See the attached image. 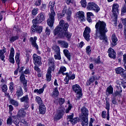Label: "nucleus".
<instances>
[{
	"label": "nucleus",
	"mask_w": 126,
	"mask_h": 126,
	"mask_svg": "<svg viewBox=\"0 0 126 126\" xmlns=\"http://www.w3.org/2000/svg\"><path fill=\"white\" fill-rule=\"evenodd\" d=\"M113 93H114V88H113V87L110 85L107 88L105 94L107 96H109V95L111 94L113 95Z\"/></svg>",
	"instance_id": "nucleus-26"
},
{
	"label": "nucleus",
	"mask_w": 126,
	"mask_h": 126,
	"mask_svg": "<svg viewBox=\"0 0 126 126\" xmlns=\"http://www.w3.org/2000/svg\"><path fill=\"white\" fill-rule=\"evenodd\" d=\"M19 34H16V35L11 37L9 39L10 43H13V42H15L16 40H18V39H19Z\"/></svg>",
	"instance_id": "nucleus-37"
},
{
	"label": "nucleus",
	"mask_w": 126,
	"mask_h": 126,
	"mask_svg": "<svg viewBox=\"0 0 126 126\" xmlns=\"http://www.w3.org/2000/svg\"><path fill=\"white\" fill-rule=\"evenodd\" d=\"M57 42L61 48H63V49H67L68 48V43L64 40H58Z\"/></svg>",
	"instance_id": "nucleus-21"
},
{
	"label": "nucleus",
	"mask_w": 126,
	"mask_h": 126,
	"mask_svg": "<svg viewBox=\"0 0 126 126\" xmlns=\"http://www.w3.org/2000/svg\"><path fill=\"white\" fill-rule=\"evenodd\" d=\"M41 3H42L41 0H36L34 3V5H36V6H40V5H41Z\"/></svg>",
	"instance_id": "nucleus-55"
},
{
	"label": "nucleus",
	"mask_w": 126,
	"mask_h": 126,
	"mask_svg": "<svg viewBox=\"0 0 126 126\" xmlns=\"http://www.w3.org/2000/svg\"><path fill=\"white\" fill-rule=\"evenodd\" d=\"M14 48L13 47L11 48L10 53L9 57V62L11 63H14Z\"/></svg>",
	"instance_id": "nucleus-20"
},
{
	"label": "nucleus",
	"mask_w": 126,
	"mask_h": 126,
	"mask_svg": "<svg viewBox=\"0 0 126 126\" xmlns=\"http://www.w3.org/2000/svg\"><path fill=\"white\" fill-rule=\"evenodd\" d=\"M26 116V112L23 109H21L17 115V118H24Z\"/></svg>",
	"instance_id": "nucleus-25"
},
{
	"label": "nucleus",
	"mask_w": 126,
	"mask_h": 126,
	"mask_svg": "<svg viewBox=\"0 0 126 126\" xmlns=\"http://www.w3.org/2000/svg\"><path fill=\"white\" fill-rule=\"evenodd\" d=\"M115 71L117 74H121V75L122 73H124V72H125V69L121 67H119L115 69Z\"/></svg>",
	"instance_id": "nucleus-35"
},
{
	"label": "nucleus",
	"mask_w": 126,
	"mask_h": 126,
	"mask_svg": "<svg viewBox=\"0 0 126 126\" xmlns=\"http://www.w3.org/2000/svg\"><path fill=\"white\" fill-rule=\"evenodd\" d=\"M87 9L88 10H94L96 13H98L100 11V7L94 2H90L88 3L87 6Z\"/></svg>",
	"instance_id": "nucleus-8"
},
{
	"label": "nucleus",
	"mask_w": 126,
	"mask_h": 126,
	"mask_svg": "<svg viewBox=\"0 0 126 126\" xmlns=\"http://www.w3.org/2000/svg\"><path fill=\"white\" fill-rule=\"evenodd\" d=\"M94 62L96 63V64H99L102 63L101 62L100 59V56H98L97 57V58L96 59L94 60Z\"/></svg>",
	"instance_id": "nucleus-48"
},
{
	"label": "nucleus",
	"mask_w": 126,
	"mask_h": 126,
	"mask_svg": "<svg viewBox=\"0 0 126 126\" xmlns=\"http://www.w3.org/2000/svg\"><path fill=\"white\" fill-rule=\"evenodd\" d=\"M57 35H58V37H59V38H64L65 36V37L67 38V41H70L71 36H72V33L69 32L68 31H67L66 32H61L59 33V34H58Z\"/></svg>",
	"instance_id": "nucleus-13"
},
{
	"label": "nucleus",
	"mask_w": 126,
	"mask_h": 126,
	"mask_svg": "<svg viewBox=\"0 0 126 126\" xmlns=\"http://www.w3.org/2000/svg\"><path fill=\"white\" fill-rule=\"evenodd\" d=\"M46 19V15L44 12H41L37 15L35 19L32 20V23H36L40 24V23H42L43 21H45V19Z\"/></svg>",
	"instance_id": "nucleus-9"
},
{
	"label": "nucleus",
	"mask_w": 126,
	"mask_h": 126,
	"mask_svg": "<svg viewBox=\"0 0 126 126\" xmlns=\"http://www.w3.org/2000/svg\"><path fill=\"white\" fill-rule=\"evenodd\" d=\"M64 115V108L62 107L59 108L56 114L54 115L53 120L54 121H60L61 119H63V117Z\"/></svg>",
	"instance_id": "nucleus-11"
},
{
	"label": "nucleus",
	"mask_w": 126,
	"mask_h": 126,
	"mask_svg": "<svg viewBox=\"0 0 126 126\" xmlns=\"http://www.w3.org/2000/svg\"><path fill=\"white\" fill-rule=\"evenodd\" d=\"M106 101V107L105 109L107 110V112L106 111H102L101 113V116L103 119H106L107 121H110V99L108 98L107 97L105 98Z\"/></svg>",
	"instance_id": "nucleus-6"
},
{
	"label": "nucleus",
	"mask_w": 126,
	"mask_h": 126,
	"mask_svg": "<svg viewBox=\"0 0 126 126\" xmlns=\"http://www.w3.org/2000/svg\"><path fill=\"white\" fill-rule=\"evenodd\" d=\"M68 28H69V24L67 22H64L63 20H61L59 25L56 27L53 31L54 36L59 35L61 32H66V31H68Z\"/></svg>",
	"instance_id": "nucleus-2"
},
{
	"label": "nucleus",
	"mask_w": 126,
	"mask_h": 126,
	"mask_svg": "<svg viewBox=\"0 0 126 126\" xmlns=\"http://www.w3.org/2000/svg\"><path fill=\"white\" fill-rule=\"evenodd\" d=\"M56 2L50 1L48 4V8H50V14L49 18L47 20V24L49 27H53L54 23H55V16H56V12H55V6Z\"/></svg>",
	"instance_id": "nucleus-3"
},
{
	"label": "nucleus",
	"mask_w": 126,
	"mask_h": 126,
	"mask_svg": "<svg viewBox=\"0 0 126 126\" xmlns=\"http://www.w3.org/2000/svg\"><path fill=\"white\" fill-rule=\"evenodd\" d=\"M95 33L94 39L99 38V40H102V43L107 45L108 44V36L106 35V33L108 32V28L107 25L104 21L99 20L95 26Z\"/></svg>",
	"instance_id": "nucleus-1"
},
{
	"label": "nucleus",
	"mask_w": 126,
	"mask_h": 126,
	"mask_svg": "<svg viewBox=\"0 0 126 126\" xmlns=\"http://www.w3.org/2000/svg\"><path fill=\"white\" fill-rule=\"evenodd\" d=\"M52 50H53L54 52H55V54H58L61 53V48H60V46L58 45H53L52 47Z\"/></svg>",
	"instance_id": "nucleus-34"
},
{
	"label": "nucleus",
	"mask_w": 126,
	"mask_h": 126,
	"mask_svg": "<svg viewBox=\"0 0 126 126\" xmlns=\"http://www.w3.org/2000/svg\"><path fill=\"white\" fill-rule=\"evenodd\" d=\"M72 89L74 92L76 94L75 100L76 101L80 100V98H82V90L80 88V86L78 84H75L72 86Z\"/></svg>",
	"instance_id": "nucleus-5"
},
{
	"label": "nucleus",
	"mask_w": 126,
	"mask_h": 126,
	"mask_svg": "<svg viewBox=\"0 0 126 126\" xmlns=\"http://www.w3.org/2000/svg\"><path fill=\"white\" fill-rule=\"evenodd\" d=\"M80 119V118H78V117H75L71 120H69V121L72 124L75 125L77 123L80 122L79 121Z\"/></svg>",
	"instance_id": "nucleus-41"
},
{
	"label": "nucleus",
	"mask_w": 126,
	"mask_h": 126,
	"mask_svg": "<svg viewBox=\"0 0 126 126\" xmlns=\"http://www.w3.org/2000/svg\"><path fill=\"white\" fill-rule=\"evenodd\" d=\"M2 92H6L7 91V86L6 85H3L1 87Z\"/></svg>",
	"instance_id": "nucleus-56"
},
{
	"label": "nucleus",
	"mask_w": 126,
	"mask_h": 126,
	"mask_svg": "<svg viewBox=\"0 0 126 126\" xmlns=\"http://www.w3.org/2000/svg\"><path fill=\"white\" fill-rule=\"evenodd\" d=\"M61 74L66 75V77L64 79V81L65 82V84H68V83H69V80H73V79H75V74H72V72L71 71L66 73L62 72L61 73Z\"/></svg>",
	"instance_id": "nucleus-7"
},
{
	"label": "nucleus",
	"mask_w": 126,
	"mask_h": 126,
	"mask_svg": "<svg viewBox=\"0 0 126 126\" xmlns=\"http://www.w3.org/2000/svg\"><path fill=\"white\" fill-rule=\"evenodd\" d=\"M54 58L55 60H59V61H61V60H62V57L61 56V53H56V54L54 55Z\"/></svg>",
	"instance_id": "nucleus-47"
},
{
	"label": "nucleus",
	"mask_w": 126,
	"mask_h": 126,
	"mask_svg": "<svg viewBox=\"0 0 126 126\" xmlns=\"http://www.w3.org/2000/svg\"><path fill=\"white\" fill-rule=\"evenodd\" d=\"M32 59L34 65H42V58L40 56H38L36 54H33Z\"/></svg>",
	"instance_id": "nucleus-12"
},
{
	"label": "nucleus",
	"mask_w": 126,
	"mask_h": 126,
	"mask_svg": "<svg viewBox=\"0 0 126 126\" xmlns=\"http://www.w3.org/2000/svg\"><path fill=\"white\" fill-rule=\"evenodd\" d=\"M124 33L125 39H126V26L124 27Z\"/></svg>",
	"instance_id": "nucleus-64"
},
{
	"label": "nucleus",
	"mask_w": 126,
	"mask_h": 126,
	"mask_svg": "<svg viewBox=\"0 0 126 126\" xmlns=\"http://www.w3.org/2000/svg\"><path fill=\"white\" fill-rule=\"evenodd\" d=\"M66 14V21L67 22H71L72 21V18H71V11L69 10L67 11Z\"/></svg>",
	"instance_id": "nucleus-33"
},
{
	"label": "nucleus",
	"mask_w": 126,
	"mask_h": 126,
	"mask_svg": "<svg viewBox=\"0 0 126 126\" xmlns=\"http://www.w3.org/2000/svg\"><path fill=\"white\" fill-rule=\"evenodd\" d=\"M118 95H121V93L118 90H117L116 92H114V93H113V94H112V96L114 97H117V96H118Z\"/></svg>",
	"instance_id": "nucleus-58"
},
{
	"label": "nucleus",
	"mask_w": 126,
	"mask_h": 126,
	"mask_svg": "<svg viewBox=\"0 0 126 126\" xmlns=\"http://www.w3.org/2000/svg\"><path fill=\"white\" fill-rule=\"evenodd\" d=\"M95 80H99V78L97 77V75L91 76L89 79L87 81L86 85L87 86H90V85H91V83H93Z\"/></svg>",
	"instance_id": "nucleus-18"
},
{
	"label": "nucleus",
	"mask_w": 126,
	"mask_h": 126,
	"mask_svg": "<svg viewBox=\"0 0 126 126\" xmlns=\"http://www.w3.org/2000/svg\"><path fill=\"white\" fill-rule=\"evenodd\" d=\"M77 17L79 18L82 21H84L85 20V17L84 16V12L83 11L81 12H78L77 13Z\"/></svg>",
	"instance_id": "nucleus-28"
},
{
	"label": "nucleus",
	"mask_w": 126,
	"mask_h": 126,
	"mask_svg": "<svg viewBox=\"0 0 126 126\" xmlns=\"http://www.w3.org/2000/svg\"><path fill=\"white\" fill-rule=\"evenodd\" d=\"M108 54V57L110 58V59H113V60H116V52L115 50L112 48H110L107 51Z\"/></svg>",
	"instance_id": "nucleus-19"
},
{
	"label": "nucleus",
	"mask_w": 126,
	"mask_h": 126,
	"mask_svg": "<svg viewBox=\"0 0 126 126\" xmlns=\"http://www.w3.org/2000/svg\"><path fill=\"white\" fill-rule=\"evenodd\" d=\"M30 42H31L32 46L33 48H35L36 51H38L39 46L37 44V36H34V37H30Z\"/></svg>",
	"instance_id": "nucleus-17"
},
{
	"label": "nucleus",
	"mask_w": 126,
	"mask_h": 126,
	"mask_svg": "<svg viewBox=\"0 0 126 126\" xmlns=\"http://www.w3.org/2000/svg\"><path fill=\"white\" fill-rule=\"evenodd\" d=\"M48 64L50 66L48 69H50L52 70V71H55V68H56V64H55L56 61H55V59L53 58H49L48 60Z\"/></svg>",
	"instance_id": "nucleus-15"
},
{
	"label": "nucleus",
	"mask_w": 126,
	"mask_h": 126,
	"mask_svg": "<svg viewBox=\"0 0 126 126\" xmlns=\"http://www.w3.org/2000/svg\"><path fill=\"white\" fill-rule=\"evenodd\" d=\"M63 53L65 57H66V58H67V60L68 61H70L71 55H70V53L69 52V51H68V50L64 49L63 50Z\"/></svg>",
	"instance_id": "nucleus-31"
},
{
	"label": "nucleus",
	"mask_w": 126,
	"mask_h": 126,
	"mask_svg": "<svg viewBox=\"0 0 126 126\" xmlns=\"http://www.w3.org/2000/svg\"><path fill=\"white\" fill-rule=\"evenodd\" d=\"M39 110L40 113L41 115H44L46 114V106H45V105H44V104L39 106Z\"/></svg>",
	"instance_id": "nucleus-30"
},
{
	"label": "nucleus",
	"mask_w": 126,
	"mask_h": 126,
	"mask_svg": "<svg viewBox=\"0 0 126 126\" xmlns=\"http://www.w3.org/2000/svg\"><path fill=\"white\" fill-rule=\"evenodd\" d=\"M20 54H17L15 56V60L17 64H20Z\"/></svg>",
	"instance_id": "nucleus-46"
},
{
	"label": "nucleus",
	"mask_w": 126,
	"mask_h": 126,
	"mask_svg": "<svg viewBox=\"0 0 126 126\" xmlns=\"http://www.w3.org/2000/svg\"><path fill=\"white\" fill-rule=\"evenodd\" d=\"M23 90L22 88L19 87L18 89H17V91L16 92V95L17 98H20V97H22L23 96Z\"/></svg>",
	"instance_id": "nucleus-23"
},
{
	"label": "nucleus",
	"mask_w": 126,
	"mask_h": 126,
	"mask_svg": "<svg viewBox=\"0 0 126 126\" xmlns=\"http://www.w3.org/2000/svg\"><path fill=\"white\" fill-rule=\"evenodd\" d=\"M15 124L13 119H12L11 115L9 116L7 119V126H11L12 123Z\"/></svg>",
	"instance_id": "nucleus-38"
},
{
	"label": "nucleus",
	"mask_w": 126,
	"mask_h": 126,
	"mask_svg": "<svg viewBox=\"0 0 126 126\" xmlns=\"http://www.w3.org/2000/svg\"><path fill=\"white\" fill-rule=\"evenodd\" d=\"M120 85H122V87L125 89L126 87V82L125 81H122L121 82Z\"/></svg>",
	"instance_id": "nucleus-62"
},
{
	"label": "nucleus",
	"mask_w": 126,
	"mask_h": 126,
	"mask_svg": "<svg viewBox=\"0 0 126 126\" xmlns=\"http://www.w3.org/2000/svg\"><path fill=\"white\" fill-rule=\"evenodd\" d=\"M123 62L125 64H126V54H124L123 55Z\"/></svg>",
	"instance_id": "nucleus-63"
},
{
	"label": "nucleus",
	"mask_w": 126,
	"mask_h": 126,
	"mask_svg": "<svg viewBox=\"0 0 126 126\" xmlns=\"http://www.w3.org/2000/svg\"><path fill=\"white\" fill-rule=\"evenodd\" d=\"M64 102H65L64 98H60L58 100V103L60 106H62V105H63V104H64Z\"/></svg>",
	"instance_id": "nucleus-49"
},
{
	"label": "nucleus",
	"mask_w": 126,
	"mask_h": 126,
	"mask_svg": "<svg viewBox=\"0 0 126 126\" xmlns=\"http://www.w3.org/2000/svg\"><path fill=\"white\" fill-rule=\"evenodd\" d=\"M112 103L114 104V105H117V99L116 98V96H113L112 98Z\"/></svg>",
	"instance_id": "nucleus-59"
},
{
	"label": "nucleus",
	"mask_w": 126,
	"mask_h": 126,
	"mask_svg": "<svg viewBox=\"0 0 126 126\" xmlns=\"http://www.w3.org/2000/svg\"><path fill=\"white\" fill-rule=\"evenodd\" d=\"M20 81L23 83V84H24L25 83H27V80L25 79V75H24V74H22L20 76Z\"/></svg>",
	"instance_id": "nucleus-36"
},
{
	"label": "nucleus",
	"mask_w": 126,
	"mask_h": 126,
	"mask_svg": "<svg viewBox=\"0 0 126 126\" xmlns=\"http://www.w3.org/2000/svg\"><path fill=\"white\" fill-rule=\"evenodd\" d=\"M67 10V7H66V6H64L63 9L62 11V12L58 13V14L59 17H60V18L63 17V16H64L66 12H66Z\"/></svg>",
	"instance_id": "nucleus-29"
},
{
	"label": "nucleus",
	"mask_w": 126,
	"mask_h": 126,
	"mask_svg": "<svg viewBox=\"0 0 126 126\" xmlns=\"http://www.w3.org/2000/svg\"><path fill=\"white\" fill-rule=\"evenodd\" d=\"M44 92V86L42 88L40 89L39 90L38 89H35L34 90V93H37V94H42Z\"/></svg>",
	"instance_id": "nucleus-43"
},
{
	"label": "nucleus",
	"mask_w": 126,
	"mask_h": 126,
	"mask_svg": "<svg viewBox=\"0 0 126 126\" xmlns=\"http://www.w3.org/2000/svg\"><path fill=\"white\" fill-rule=\"evenodd\" d=\"M45 34L47 36H49V35H51V30L50 29V28H49L48 27L46 28Z\"/></svg>",
	"instance_id": "nucleus-53"
},
{
	"label": "nucleus",
	"mask_w": 126,
	"mask_h": 126,
	"mask_svg": "<svg viewBox=\"0 0 126 126\" xmlns=\"http://www.w3.org/2000/svg\"><path fill=\"white\" fill-rule=\"evenodd\" d=\"M86 52L87 53V55H90L91 54V46H88L86 48Z\"/></svg>",
	"instance_id": "nucleus-51"
},
{
	"label": "nucleus",
	"mask_w": 126,
	"mask_h": 126,
	"mask_svg": "<svg viewBox=\"0 0 126 126\" xmlns=\"http://www.w3.org/2000/svg\"><path fill=\"white\" fill-rule=\"evenodd\" d=\"M81 4L82 7H86V6L87 5V2H86V0H81Z\"/></svg>",
	"instance_id": "nucleus-54"
},
{
	"label": "nucleus",
	"mask_w": 126,
	"mask_h": 126,
	"mask_svg": "<svg viewBox=\"0 0 126 126\" xmlns=\"http://www.w3.org/2000/svg\"><path fill=\"white\" fill-rule=\"evenodd\" d=\"M90 33H91V29L90 28L86 27L83 33V36L87 42L90 41Z\"/></svg>",
	"instance_id": "nucleus-14"
},
{
	"label": "nucleus",
	"mask_w": 126,
	"mask_h": 126,
	"mask_svg": "<svg viewBox=\"0 0 126 126\" xmlns=\"http://www.w3.org/2000/svg\"><path fill=\"white\" fill-rule=\"evenodd\" d=\"M4 58H5V56H4V53L2 52V50H0V59L1 60V61H2L4 63V62H5Z\"/></svg>",
	"instance_id": "nucleus-42"
},
{
	"label": "nucleus",
	"mask_w": 126,
	"mask_h": 126,
	"mask_svg": "<svg viewBox=\"0 0 126 126\" xmlns=\"http://www.w3.org/2000/svg\"><path fill=\"white\" fill-rule=\"evenodd\" d=\"M125 13H126V5H125L121 9V15H125Z\"/></svg>",
	"instance_id": "nucleus-52"
},
{
	"label": "nucleus",
	"mask_w": 126,
	"mask_h": 126,
	"mask_svg": "<svg viewBox=\"0 0 126 126\" xmlns=\"http://www.w3.org/2000/svg\"><path fill=\"white\" fill-rule=\"evenodd\" d=\"M35 101L38 104L39 106H40V105H43L44 104L43 100H42V98H41L40 96H36Z\"/></svg>",
	"instance_id": "nucleus-40"
},
{
	"label": "nucleus",
	"mask_w": 126,
	"mask_h": 126,
	"mask_svg": "<svg viewBox=\"0 0 126 126\" xmlns=\"http://www.w3.org/2000/svg\"><path fill=\"white\" fill-rule=\"evenodd\" d=\"M60 94V92H59V90H58V87H56L53 89L52 96L53 97H58Z\"/></svg>",
	"instance_id": "nucleus-39"
},
{
	"label": "nucleus",
	"mask_w": 126,
	"mask_h": 126,
	"mask_svg": "<svg viewBox=\"0 0 126 126\" xmlns=\"http://www.w3.org/2000/svg\"><path fill=\"white\" fill-rule=\"evenodd\" d=\"M20 102L21 103H24L25 104H29V97L28 94L25 95L20 98Z\"/></svg>",
	"instance_id": "nucleus-24"
},
{
	"label": "nucleus",
	"mask_w": 126,
	"mask_h": 126,
	"mask_svg": "<svg viewBox=\"0 0 126 126\" xmlns=\"http://www.w3.org/2000/svg\"><path fill=\"white\" fill-rule=\"evenodd\" d=\"M10 102L12 105L15 106V107H18L19 103L17 102V101L15 100L14 99H11Z\"/></svg>",
	"instance_id": "nucleus-44"
},
{
	"label": "nucleus",
	"mask_w": 126,
	"mask_h": 126,
	"mask_svg": "<svg viewBox=\"0 0 126 126\" xmlns=\"http://www.w3.org/2000/svg\"><path fill=\"white\" fill-rule=\"evenodd\" d=\"M9 114H10L11 116H12V113L11 112L13 111V106L11 105H9Z\"/></svg>",
	"instance_id": "nucleus-60"
},
{
	"label": "nucleus",
	"mask_w": 126,
	"mask_h": 126,
	"mask_svg": "<svg viewBox=\"0 0 126 126\" xmlns=\"http://www.w3.org/2000/svg\"><path fill=\"white\" fill-rule=\"evenodd\" d=\"M39 65H35L34 66V70L37 71V72H41V69H40V68H39Z\"/></svg>",
	"instance_id": "nucleus-61"
},
{
	"label": "nucleus",
	"mask_w": 126,
	"mask_h": 126,
	"mask_svg": "<svg viewBox=\"0 0 126 126\" xmlns=\"http://www.w3.org/2000/svg\"><path fill=\"white\" fill-rule=\"evenodd\" d=\"M112 42L111 43L112 47L117 46V42H118V38L116 36V34L113 33L111 36Z\"/></svg>",
	"instance_id": "nucleus-22"
},
{
	"label": "nucleus",
	"mask_w": 126,
	"mask_h": 126,
	"mask_svg": "<svg viewBox=\"0 0 126 126\" xmlns=\"http://www.w3.org/2000/svg\"><path fill=\"white\" fill-rule=\"evenodd\" d=\"M33 25L32 26L31 29V33H38V34H41L43 32V27L39 26L37 25L39 24H36L35 23H32Z\"/></svg>",
	"instance_id": "nucleus-10"
},
{
	"label": "nucleus",
	"mask_w": 126,
	"mask_h": 126,
	"mask_svg": "<svg viewBox=\"0 0 126 126\" xmlns=\"http://www.w3.org/2000/svg\"><path fill=\"white\" fill-rule=\"evenodd\" d=\"M52 71H53V70L48 69L47 72L46 74V80L48 82H50L52 80Z\"/></svg>",
	"instance_id": "nucleus-27"
},
{
	"label": "nucleus",
	"mask_w": 126,
	"mask_h": 126,
	"mask_svg": "<svg viewBox=\"0 0 126 126\" xmlns=\"http://www.w3.org/2000/svg\"><path fill=\"white\" fill-rule=\"evenodd\" d=\"M91 16L92 17H94V14L92 12H87V20L88 21V22H89V23H91L92 22V19H91Z\"/></svg>",
	"instance_id": "nucleus-32"
},
{
	"label": "nucleus",
	"mask_w": 126,
	"mask_h": 126,
	"mask_svg": "<svg viewBox=\"0 0 126 126\" xmlns=\"http://www.w3.org/2000/svg\"><path fill=\"white\" fill-rule=\"evenodd\" d=\"M120 6L117 3L113 4L112 6L113 15L115 17V19H118V14H119V8Z\"/></svg>",
	"instance_id": "nucleus-16"
},
{
	"label": "nucleus",
	"mask_w": 126,
	"mask_h": 126,
	"mask_svg": "<svg viewBox=\"0 0 126 126\" xmlns=\"http://www.w3.org/2000/svg\"><path fill=\"white\" fill-rule=\"evenodd\" d=\"M38 11H39V9L37 8H33L32 11V15H37L38 14Z\"/></svg>",
	"instance_id": "nucleus-50"
},
{
	"label": "nucleus",
	"mask_w": 126,
	"mask_h": 126,
	"mask_svg": "<svg viewBox=\"0 0 126 126\" xmlns=\"http://www.w3.org/2000/svg\"><path fill=\"white\" fill-rule=\"evenodd\" d=\"M81 115L79 120L81 123L82 126H88V115H89V111L85 106H83L81 108Z\"/></svg>",
	"instance_id": "nucleus-4"
},
{
	"label": "nucleus",
	"mask_w": 126,
	"mask_h": 126,
	"mask_svg": "<svg viewBox=\"0 0 126 126\" xmlns=\"http://www.w3.org/2000/svg\"><path fill=\"white\" fill-rule=\"evenodd\" d=\"M46 8H47V5L46 4H42L40 6V9L42 11H45V10H46Z\"/></svg>",
	"instance_id": "nucleus-57"
},
{
	"label": "nucleus",
	"mask_w": 126,
	"mask_h": 126,
	"mask_svg": "<svg viewBox=\"0 0 126 126\" xmlns=\"http://www.w3.org/2000/svg\"><path fill=\"white\" fill-rule=\"evenodd\" d=\"M66 70V67L64 66H62L58 71V74H61V72H64Z\"/></svg>",
	"instance_id": "nucleus-45"
}]
</instances>
